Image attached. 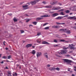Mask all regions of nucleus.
I'll return each instance as SVG.
<instances>
[{"instance_id": "nucleus-1", "label": "nucleus", "mask_w": 76, "mask_h": 76, "mask_svg": "<svg viewBox=\"0 0 76 76\" xmlns=\"http://www.w3.org/2000/svg\"><path fill=\"white\" fill-rule=\"evenodd\" d=\"M67 52V50H61L60 53H58V54H60V55H61V54H66Z\"/></svg>"}, {"instance_id": "nucleus-2", "label": "nucleus", "mask_w": 76, "mask_h": 76, "mask_svg": "<svg viewBox=\"0 0 76 76\" xmlns=\"http://www.w3.org/2000/svg\"><path fill=\"white\" fill-rule=\"evenodd\" d=\"M64 63H72V61L67 59H63Z\"/></svg>"}, {"instance_id": "nucleus-3", "label": "nucleus", "mask_w": 76, "mask_h": 76, "mask_svg": "<svg viewBox=\"0 0 76 76\" xmlns=\"http://www.w3.org/2000/svg\"><path fill=\"white\" fill-rule=\"evenodd\" d=\"M61 9V7H57L56 8L55 7H53L52 8V10H59V9Z\"/></svg>"}, {"instance_id": "nucleus-4", "label": "nucleus", "mask_w": 76, "mask_h": 76, "mask_svg": "<svg viewBox=\"0 0 76 76\" xmlns=\"http://www.w3.org/2000/svg\"><path fill=\"white\" fill-rule=\"evenodd\" d=\"M40 17L42 18H47L48 17H50V15H42L40 16Z\"/></svg>"}, {"instance_id": "nucleus-5", "label": "nucleus", "mask_w": 76, "mask_h": 76, "mask_svg": "<svg viewBox=\"0 0 76 76\" xmlns=\"http://www.w3.org/2000/svg\"><path fill=\"white\" fill-rule=\"evenodd\" d=\"M42 54V53L41 52H38L36 55L37 58L39 57H40Z\"/></svg>"}, {"instance_id": "nucleus-6", "label": "nucleus", "mask_w": 76, "mask_h": 76, "mask_svg": "<svg viewBox=\"0 0 76 76\" xmlns=\"http://www.w3.org/2000/svg\"><path fill=\"white\" fill-rule=\"evenodd\" d=\"M58 14L56 13L52 14V17L54 18V17H56V16H58Z\"/></svg>"}, {"instance_id": "nucleus-7", "label": "nucleus", "mask_w": 76, "mask_h": 76, "mask_svg": "<svg viewBox=\"0 0 76 76\" xmlns=\"http://www.w3.org/2000/svg\"><path fill=\"white\" fill-rule=\"evenodd\" d=\"M44 56L46 58H48V54L47 52L45 53L44 54Z\"/></svg>"}, {"instance_id": "nucleus-8", "label": "nucleus", "mask_w": 76, "mask_h": 76, "mask_svg": "<svg viewBox=\"0 0 76 76\" xmlns=\"http://www.w3.org/2000/svg\"><path fill=\"white\" fill-rule=\"evenodd\" d=\"M63 18V16H58V17L56 18V19L57 20H60V19H61Z\"/></svg>"}, {"instance_id": "nucleus-9", "label": "nucleus", "mask_w": 76, "mask_h": 76, "mask_svg": "<svg viewBox=\"0 0 76 76\" xmlns=\"http://www.w3.org/2000/svg\"><path fill=\"white\" fill-rule=\"evenodd\" d=\"M30 3L32 4V5H34V4H35L37 2H36L35 1H31L30 2Z\"/></svg>"}, {"instance_id": "nucleus-10", "label": "nucleus", "mask_w": 76, "mask_h": 76, "mask_svg": "<svg viewBox=\"0 0 76 76\" xmlns=\"http://www.w3.org/2000/svg\"><path fill=\"white\" fill-rule=\"evenodd\" d=\"M42 44H48V45H50V43L47 42H46L45 41H44L42 42Z\"/></svg>"}, {"instance_id": "nucleus-11", "label": "nucleus", "mask_w": 76, "mask_h": 76, "mask_svg": "<svg viewBox=\"0 0 76 76\" xmlns=\"http://www.w3.org/2000/svg\"><path fill=\"white\" fill-rule=\"evenodd\" d=\"M37 42L38 43H40L41 42V39H37Z\"/></svg>"}, {"instance_id": "nucleus-12", "label": "nucleus", "mask_w": 76, "mask_h": 76, "mask_svg": "<svg viewBox=\"0 0 76 76\" xmlns=\"http://www.w3.org/2000/svg\"><path fill=\"white\" fill-rule=\"evenodd\" d=\"M43 18H36V20L37 21H38V20H42V19H43Z\"/></svg>"}, {"instance_id": "nucleus-13", "label": "nucleus", "mask_w": 76, "mask_h": 76, "mask_svg": "<svg viewBox=\"0 0 76 76\" xmlns=\"http://www.w3.org/2000/svg\"><path fill=\"white\" fill-rule=\"evenodd\" d=\"M45 7L46 8H49V9L52 8V6H45Z\"/></svg>"}, {"instance_id": "nucleus-14", "label": "nucleus", "mask_w": 76, "mask_h": 76, "mask_svg": "<svg viewBox=\"0 0 76 76\" xmlns=\"http://www.w3.org/2000/svg\"><path fill=\"white\" fill-rule=\"evenodd\" d=\"M32 44H29L27 45L26 46V47H27V48H28L29 47H31L32 46Z\"/></svg>"}, {"instance_id": "nucleus-15", "label": "nucleus", "mask_w": 76, "mask_h": 76, "mask_svg": "<svg viewBox=\"0 0 76 76\" xmlns=\"http://www.w3.org/2000/svg\"><path fill=\"white\" fill-rule=\"evenodd\" d=\"M31 53L32 54L34 55L35 54V50H34L32 51V52H31Z\"/></svg>"}, {"instance_id": "nucleus-16", "label": "nucleus", "mask_w": 76, "mask_h": 76, "mask_svg": "<svg viewBox=\"0 0 76 76\" xmlns=\"http://www.w3.org/2000/svg\"><path fill=\"white\" fill-rule=\"evenodd\" d=\"M56 3H57V2H50L51 4H53V5H54V4H56Z\"/></svg>"}, {"instance_id": "nucleus-17", "label": "nucleus", "mask_w": 76, "mask_h": 76, "mask_svg": "<svg viewBox=\"0 0 76 76\" xmlns=\"http://www.w3.org/2000/svg\"><path fill=\"white\" fill-rule=\"evenodd\" d=\"M59 31H63L64 32L66 31V29H60Z\"/></svg>"}, {"instance_id": "nucleus-18", "label": "nucleus", "mask_w": 76, "mask_h": 76, "mask_svg": "<svg viewBox=\"0 0 76 76\" xmlns=\"http://www.w3.org/2000/svg\"><path fill=\"white\" fill-rule=\"evenodd\" d=\"M59 45H60V44H58L57 45H54L53 47H58V46H59Z\"/></svg>"}, {"instance_id": "nucleus-19", "label": "nucleus", "mask_w": 76, "mask_h": 76, "mask_svg": "<svg viewBox=\"0 0 76 76\" xmlns=\"http://www.w3.org/2000/svg\"><path fill=\"white\" fill-rule=\"evenodd\" d=\"M65 32H66V33L68 34H70V30H69V31L66 30V31H65Z\"/></svg>"}, {"instance_id": "nucleus-20", "label": "nucleus", "mask_w": 76, "mask_h": 76, "mask_svg": "<svg viewBox=\"0 0 76 76\" xmlns=\"http://www.w3.org/2000/svg\"><path fill=\"white\" fill-rule=\"evenodd\" d=\"M56 23H57V25H63L65 24V23H58L57 22H56Z\"/></svg>"}, {"instance_id": "nucleus-21", "label": "nucleus", "mask_w": 76, "mask_h": 76, "mask_svg": "<svg viewBox=\"0 0 76 76\" xmlns=\"http://www.w3.org/2000/svg\"><path fill=\"white\" fill-rule=\"evenodd\" d=\"M28 6V5H26L24 6H23V8H25V7H27Z\"/></svg>"}, {"instance_id": "nucleus-22", "label": "nucleus", "mask_w": 76, "mask_h": 76, "mask_svg": "<svg viewBox=\"0 0 76 76\" xmlns=\"http://www.w3.org/2000/svg\"><path fill=\"white\" fill-rule=\"evenodd\" d=\"M67 19H72V17H69L67 18Z\"/></svg>"}, {"instance_id": "nucleus-23", "label": "nucleus", "mask_w": 76, "mask_h": 76, "mask_svg": "<svg viewBox=\"0 0 76 76\" xmlns=\"http://www.w3.org/2000/svg\"><path fill=\"white\" fill-rule=\"evenodd\" d=\"M68 48V47H64L63 48V50H67Z\"/></svg>"}, {"instance_id": "nucleus-24", "label": "nucleus", "mask_w": 76, "mask_h": 76, "mask_svg": "<svg viewBox=\"0 0 76 76\" xmlns=\"http://www.w3.org/2000/svg\"><path fill=\"white\" fill-rule=\"evenodd\" d=\"M13 20L14 22H17L18 20L16 18H14L13 19Z\"/></svg>"}, {"instance_id": "nucleus-25", "label": "nucleus", "mask_w": 76, "mask_h": 76, "mask_svg": "<svg viewBox=\"0 0 76 76\" xmlns=\"http://www.w3.org/2000/svg\"><path fill=\"white\" fill-rule=\"evenodd\" d=\"M65 12L66 13H69V12H70V11H69V10H67L65 11Z\"/></svg>"}, {"instance_id": "nucleus-26", "label": "nucleus", "mask_w": 76, "mask_h": 76, "mask_svg": "<svg viewBox=\"0 0 76 76\" xmlns=\"http://www.w3.org/2000/svg\"><path fill=\"white\" fill-rule=\"evenodd\" d=\"M33 24H34V25H37V22H33Z\"/></svg>"}, {"instance_id": "nucleus-27", "label": "nucleus", "mask_w": 76, "mask_h": 76, "mask_svg": "<svg viewBox=\"0 0 76 76\" xmlns=\"http://www.w3.org/2000/svg\"><path fill=\"white\" fill-rule=\"evenodd\" d=\"M56 70V68H54L52 67V70L53 71H54Z\"/></svg>"}, {"instance_id": "nucleus-28", "label": "nucleus", "mask_w": 76, "mask_h": 76, "mask_svg": "<svg viewBox=\"0 0 76 76\" xmlns=\"http://www.w3.org/2000/svg\"><path fill=\"white\" fill-rule=\"evenodd\" d=\"M18 74L16 73H15V74H13V76H17Z\"/></svg>"}, {"instance_id": "nucleus-29", "label": "nucleus", "mask_w": 76, "mask_h": 76, "mask_svg": "<svg viewBox=\"0 0 76 76\" xmlns=\"http://www.w3.org/2000/svg\"><path fill=\"white\" fill-rule=\"evenodd\" d=\"M72 17V19H74L75 20H76V17L75 16H73Z\"/></svg>"}, {"instance_id": "nucleus-30", "label": "nucleus", "mask_w": 76, "mask_h": 76, "mask_svg": "<svg viewBox=\"0 0 76 76\" xmlns=\"http://www.w3.org/2000/svg\"><path fill=\"white\" fill-rule=\"evenodd\" d=\"M29 20H30V19H27L26 20V22H28Z\"/></svg>"}, {"instance_id": "nucleus-31", "label": "nucleus", "mask_w": 76, "mask_h": 76, "mask_svg": "<svg viewBox=\"0 0 76 76\" xmlns=\"http://www.w3.org/2000/svg\"><path fill=\"white\" fill-rule=\"evenodd\" d=\"M60 41H61V42H64L66 41H65V40H64V39H63L60 40Z\"/></svg>"}, {"instance_id": "nucleus-32", "label": "nucleus", "mask_w": 76, "mask_h": 76, "mask_svg": "<svg viewBox=\"0 0 76 76\" xmlns=\"http://www.w3.org/2000/svg\"><path fill=\"white\" fill-rule=\"evenodd\" d=\"M2 58H4L5 59H6L7 58V57L5 56H4Z\"/></svg>"}, {"instance_id": "nucleus-33", "label": "nucleus", "mask_w": 76, "mask_h": 76, "mask_svg": "<svg viewBox=\"0 0 76 76\" xmlns=\"http://www.w3.org/2000/svg\"><path fill=\"white\" fill-rule=\"evenodd\" d=\"M45 29H49V27H47L44 28Z\"/></svg>"}, {"instance_id": "nucleus-34", "label": "nucleus", "mask_w": 76, "mask_h": 76, "mask_svg": "<svg viewBox=\"0 0 76 76\" xmlns=\"http://www.w3.org/2000/svg\"><path fill=\"white\" fill-rule=\"evenodd\" d=\"M60 26H56V28H60Z\"/></svg>"}, {"instance_id": "nucleus-35", "label": "nucleus", "mask_w": 76, "mask_h": 76, "mask_svg": "<svg viewBox=\"0 0 76 76\" xmlns=\"http://www.w3.org/2000/svg\"><path fill=\"white\" fill-rule=\"evenodd\" d=\"M60 14L61 15H64V13H63V12H61L60 13Z\"/></svg>"}, {"instance_id": "nucleus-36", "label": "nucleus", "mask_w": 76, "mask_h": 76, "mask_svg": "<svg viewBox=\"0 0 76 76\" xmlns=\"http://www.w3.org/2000/svg\"><path fill=\"white\" fill-rule=\"evenodd\" d=\"M49 69L51 71H53V67H52L50 68H49Z\"/></svg>"}, {"instance_id": "nucleus-37", "label": "nucleus", "mask_w": 76, "mask_h": 76, "mask_svg": "<svg viewBox=\"0 0 76 76\" xmlns=\"http://www.w3.org/2000/svg\"><path fill=\"white\" fill-rule=\"evenodd\" d=\"M41 35L40 32L37 33V36H38L39 35Z\"/></svg>"}, {"instance_id": "nucleus-38", "label": "nucleus", "mask_w": 76, "mask_h": 76, "mask_svg": "<svg viewBox=\"0 0 76 76\" xmlns=\"http://www.w3.org/2000/svg\"><path fill=\"white\" fill-rule=\"evenodd\" d=\"M40 0H35V1L36 3H38V1H39Z\"/></svg>"}, {"instance_id": "nucleus-39", "label": "nucleus", "mask_w": 76, "mask_h": 76, "mask_svg": "<svg viewBox=\"0 0 76 76\" xmlns=\"http://www.w3.org/2000/svg\"><path fill=\"white\" fill-rule=\"evenodd\" d=\"M56 70L59 71V70H60V69H59V68L58 67H57L56 68Z\"/></svg>"}, {"instance_id": "nucleus-40", "label": "nucleus", "mask_w": 76, "mask_h": 76, "mask_svg": "<svg viewBox=\"0 0 76 76\" xmlns=\"http://www.w3.org/2000/svg\"><path fill=\"white\" fill-rule=\"evenodd\" d=\"M8 75H11V74H12V73H11V72H8Z\"/></svg>"}, {"instance_id": "nucleus-41", "label": "nucleus", "mask_w": 76, "mask_h": 76, "mask_svg": "<svg viewBox=\"0 0 76 76\" xmlns=\"http://www.w3.org/2000/svg\"><path fill=\"white\" fill-rule=\"evenodd\" d=\"M54 42H57V40L55 39L53 40Z\"/></svg>"}, {"instance_id": "nucleus-42", "label": "nucleus", "mask_w": 76, "mask_h": 76, "mask_svg": "<svg viewBox=\"0 0 76 76\" xmlns=\"http://www.w3.org/2000/svg\"><path fill=\"white\" fill-rule=\"evenodd\" d=\"M48 23H45L43 25V26H45L47 25H48Z\"/></svg>"}, {"instance_id": "nucleus-43", "label": "nucleus", "mask_w": 76, "mask_h": 76, "mask_svg": "<svg viewBox=\"0 0 76 76\" xmlns=\"http://www.w3.org/2000/svg\"><path fill=\"white\" fill-rule=\"evenodd\" d=\"M63 10H64V9H61L59 10V12H62V11H63Z\"/></svg>"}, {"instance_id": "nucleus-44", "label": "nucleus", "mask_w": 76, "mask_h": 76, "mask_svg": "<svg viewBox=\"0 0 76 76\" xmlns=\"http://www.w3.org/2000/svg\"><path fill=\"white\" fill-rule=\"evenodd\" d=\"M70 49L71 50H74V49H75V48H73V47H71L70 48Z\"/></svg>"}, {"instance_id": "nucleus-45", "label": "nucleus", "mask_w": 76, "mask_h": 76, "mask_svg": "<svg viewBox=\"0 0 76 76\" xmlns=\"http://www.w3.org/2000/svg\"><path fill=\"white\" fill-rule=\"evenodd\" d=\"M20 32L21 34H22V33H23L24 32V31H23V30H20Z\"/></svg>"}, {"instance_id": "nucleus-46", "label": "nucleus", "mask_w": 76, "mask_h": 76, "mask_svg": "<svg viewBox=\"0 0 76 76\" xmlns=\"http://www.w3.org/2000/svg\"><path fill=\"white\" fill-rule=\"evenodd\" d=\"M56 26H52V28H56Z\"/></svg>"}, {"instance_id": "nucleus-47", "label": "nucleus", "mask_w": 76, "mask_h": 76, "mask_svg": "<svg viewBox=\"0 0 76 76\" xmlns=\"http://www.w3.org/2000/svg\"><path fill=\"white\" fill-rule=\"evenodd\" d=\"M62 17H63V18H64V17H68V15H65V16H62Z\"/></svg>"}, {"instance_id": "nucleus-48", "label": "nucleus", "mask_w": 76, "mask_h": 76, "mask_svg": "<svg viewBox=\"0 0 76 76\" xmlns=\"http://www.w3.org/2000/svg\"><path fill=\"white\" fill-rule=\"evenodd\" d=\"M3 44H4V45H6L5 44V41H4Z\"/></svg>"}, {"instance_id": "nucleus-49", "label": "nucleus", "mask_w": 76, "mask_h": 76, "mask_svg": "<svg viewBox=\"0 0 76 76\" xmlns=\"http://www.w3.org/2000/svg\"><path fill=\"white\" fill-rule=\"evenodd\" d=\"M10 58H11L10 56H8V59H10Z\"/></svg>"}, {"instance_id": "nucleus-50", "label": "nucleus", "mask_w": 76, "mask_h": 76, "mask_svg": "<svg viewBox=\"0 0 76 76\" xmlns=\"http://www.w3.org/2000/svg\"><path fill=\"white\" fill-rule=\"evenodd\" d=\"M56 37H59V35L58 34H56Z\"/></svg>"}, {"instance_id": "nucleus-51", "label": "nucleus", "mask_w": 76, "mask_h": 76, "mask_svg": "<svg viewBox=\"0 0 76 76\" xmlns=\"http://www.w3.org/2000/svg\"><path fill=\"white\" fill-rule=\"evenodd\" d=\"M42 3L43 4H45L46 3L45 1H43L42 2Z\"/></svg>"}, {"instance_id": "nucleus-52", "label": "nucleus", "mask_w": 76, "mask_h": 76, "mask_svg": "<svg viewBox=\"0 0 76 76\" xmlns=\"http://www.w3.org/2000/svg\"><path fill=\"white\" fill-rule=\"evenodd\" d=\"M4 63V62H3V61H2V62H0V63H1V64H3Z\"/></svg>"}, {"instance_id": "nucleus-53", "label": "nucleus", "mask_w": 76, "mask_h": 76, "mask_svg": "<svg viewBox=\"0 0 76 76\" xmlns=\"http://www.w3.org/2000/svg\"><path fill=\"white\" fill-rule=\"evenodd\" d=\"M74 29H76V26H75L73 27Z\"/></svg>"}, {"instance_id": "nucleus-54", "label": "nucleus", "mask_w": 76, "mask_h": 76, "mask_svg": "<svg viewBox=\"0 0 76 76\" xmlns=\"http://www.w3.org/2000/svg\"><path fill=\"white\" fill-rule=\"evenodd\" d=\"M58 4H59V5H60V6H61V3H59Z\"/></svg>"}, {"instance_id": "nucleus-55", "label": "nucleus", "mask_w": 76, "mask_h": 76, "mask_svg": "<svg viewBox=\"0 0 76 76\" xmlns=\"http://www.w3.org/2000/svg\"><path fill=\"white\" fill-rule=\"evenodd\" d=\"M66 56H67V57H70V55H66Z\"/></svg>"}, {"instance_id": "nucleus-56", "label": "nucleus", "mask_w": 76, "mask_h": 76, "mask_svg": "<svg viewBox=\"0 0 76 76\" xmlns=\"http://www.w3.org/2000/svg\"><path fill=\"white\" fill-rule=\"evenodd\" d=\"M47 66L48 67H50V64H48L47 65Z\"/></svg>"}, {"instance_id": "nucleus-57", "label": "nucleus", "mask_w": 76, "mask_h": 76, "mask_svg": "<svg viewBox=\"0 0 76 76\" xmlns=\"http://www.w3.org/2000/svg\"><path fill=\"white\" fill-rule=\"evenodd\" d=\"M28 9L27 8H24L23 9V10H26V9Z\"/></svg>"}, {"instance_id": "nucleus-58", "label": "nucleus", "mask_w": 76, "mask_h": 76, "mask_svg": "<svg viewBox=\"0 0 76 76\" xmlns=\"http://www.w3.org/2000/svg\"><path fill=\"white\" fill-rule=\"evenodd\" d=\"M31 26H32V25H29V27H31Z\"/></svg>"}, {"instance_id": "nucleus-59", "label": "nucleus", "mask_w": 76, "mask_h": 76, "mask_svg": "<svg viewBox=\"0 0 76 76\" xmlns=\"http://www.w3.org/2000/svg\"><path fill=\"white\" fill-rule=\"evenodd\" d=\"M72 76H76V75H75L74 74H72Z\"/></svg>"}, {"instance_id": "nucleus-60", "label": "nucleus", "mask_w": 76, "mask_h": 76, "mask_svg": "<svg viewBox=\"0 0 76 76\" xmlns=\"http://www.w3.org/2000/svg\"><path fill=\"white\" fill-rule=\"evenodd\" d=\"M5 49L6 50H8V48H6Z\"/></svg>"}, {"instance_id": "nucleus-61", "label": "nucleus", "mask_w": 76, "mask_h": 76, "mask_svg": "<svg viewBox=\"0 0 76 76\" xmlns=\"http://www.w3.org/2000/svg\"><path fill=\"white\" fill-rule=\"evenodd\" d=\"M74 71H75V72H76V69H74Z\"/></svg>"}, {"instance_id": "nucleus-62", "label": "nucleus", "mask_w": 76, "mask_h": 76, "mask_svg": "<svg viewBox=\"0 0 76 76\" xmlns=\"http://www.w3.org/2000/svg\"><path fill=\"white\" fill-rule=\"evenodd\" d=\"M73 9L74 10H75L76 11V8H74Z\"/></svg>"}, {"instance_id": "nucleus-63", "label": "nucleus", "mask_w": 76, "mask_h": 76, "mask_svg": "<svg viewBox=\"0 0 76 76\" xmlns=\"http://www.w3.org/2000/svg\"><path fill=\"white\" fill-rule=\"evenodd\" d=\"M5 69H8V67H6L5 68Z\"/></svg>"}, {"instance_id": "nucleus-64", "label": "nucleus", "mask_w": 76, "mask_h": 76, "mask_svg": "<svg viewBox=\"0 0 76 76\" xmlns=\"http://www.w3.org/2000/svg\"><path fill=\"white\" fill-rule=\"evenodd\" d=\"M74 68H75V69H76V66H75L74 67Z\"/></svg>"}]
</instances>
